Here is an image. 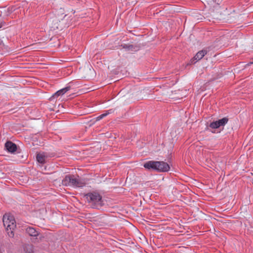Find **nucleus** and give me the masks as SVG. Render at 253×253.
Segmentation results:
<instances>
[{
	"instance_id": "obj_8",
	"label": "nucleus",
	"mask_w": 253,
	"mask_h": 253,
	"mask_svg": "<svg viewBox=\"0 0 253 253\" xmlns=\"http://www.w3.org/2000/svg\"><path fill=\"white\" fill-rule=\"evenodd\" d=\"M26 233L30 236L37 237L40 234V232L33 227L29 226L25 229Z\"/></svg>"
},
{
	"instance_id": "obj_13",
	"label": "nucleus",
	"mask_w": 253,
	"mask_h": 253,
	"mask_svg": "<svg viewBox=\"0 0 253 253\" xmlns=\"http://www.w3.org/2000/svg\"><path fill=\"white\" fill-rule=\"evenodd\" d=\"M112 112V110H107L106 111V113L102 114L101 115L98 116L96 119L97 121H99L107 116L108 114H110Z\"/></svg>"
},
{
	"instance_id": "obj_9",
	"label": "nucleus",
	"mask_w": 253,
	"mask_h": 253,
	"mask_svg": "<svg viewBox=\"0 0 253 253\" xmlns=\"http://www.w3.org/2000/svg\"><path fill=\"white\" fill-rule=\"evenodd\" d=\"M5 148L10 153H14L17 150V146L11 141H7L5 144Z\"/></svg>"
},
{
	"instance_id": "obj_1",
	"label": "nucleus",
	"mask_w": 253,
	"mask_h": 253,
	"mask_svg": "<svg viewBox=\"0 0 253 253\" xmlns=\"http://www.w3.org/2000/svg\"><path fill=\"white\" fill-rule=\"evenodd\" d=\"M62 183L65 186L73 187H83L86 184L84 179L73 175H66L62 180Z\"/></svg>"
},
{
	"instance_id": "obj_6",
	"label": "nucleus",
	"mask_w": 253,
	"mask_h": 253,
	"mask_svg": "<svg viewBox=\"0 0 253 253\" xmlns=\"http://www.w3.org/2000/svg\"><path fill=\"white\" fill-rule=\"evenodd\" d=\"M208 50L206 48L203 49L197 53L194 58L191 60V63L194 64L198 61L201 60L207 53Z\"/></svg>"
},
{
	"instance_id": "obj_4",
	"label": "nucleus",
	"mask_w": 253,
	"mask_h": 253,
	"mask_svg": "<svg viewBox=\"0 0 253 253\" xmlns=\"http://www.w3.org/2000/svg\"><path fill=\"white\" fill-rule=\"evenodd\" d=\"M229 121L227 117L223 118L216 121H213L210 123L209 127L212 129L219 128L220 127H224Z\"/></svg>"
},
{
	"instance_id": "obj_15",
	"label": "nucleus",
	"mask_w": 253,
	"mask_h": 253,
	"mask_svg": "<svg viewBox=\"0 0 253 253\" xmlns=\"http://www.w3.org/2000/svg\"><path fill=\"white\" fill-rule=\"evenodd\" d=\"M213 3L219 4L220 0H212Z\"/></svg>"
},
{
	"instance_id": "obj_10",
	"label": "nucleus",
	"mask_w": 253,
	"mask_h": 253,
	"mask_svg": "<svg viewBox=\"0 0 253 253\" xmlns=\"http://www.w3.org/2000/svg\"><path fill=\"white\" fill-rule=\"evenodd\" d=\"M70 89V87L67 86L66 87H64L63 88H62L57 91H56L52 96L54 98H56L59 96L63 95L66 92H67L68 90H69Z\"/></svg>"
},
{
	"instance_id": "obj_17",
	"label": "nucleus",
	"mask_w": 253,
	"mask_h": 253,
	"mask_svg": "<svg viewBox=\"0 0 253 253\" xmlns=\"http://www.w3.org/2000/svg\"><path fill=\"white\" fill-rule=\"evenodd\" d=\"M35 240H35V241H34V242H38V241H37V238H36Z\"/></svg>"
},
{
	"instance_id": "obj_2",
	"label": "nucleus",
	"mask_w": 253,
	"mask_h": 253,
	"mask_svg": "<svg viewBox=\"0 0 253 253\" xmlns=\"http://www.w3.org/2000/svg\"><path fill=\"white\" fill-rule=\"evenodd\" d=\"M3 223L9 237H13V230L16 227L14 217L9 214H5L2 218Z\"/></svg>"
},
{
	"instance_id": "obj_14",
	"label": "nucleus",
	"mask_w": 253,
	"mask_h": 253,
	"mask_svg": "<svg viewBox=\"0 0 253 253\" xmlns=\"http://www.w3.org/2000/svg\"><path fill=\"white\" fill-rule=\"evenodd\" d=\"M24 250L26 252H28V253H33V251L32 249V247L31 246L28 245L25 247Z\"/></svg>"
},
{
	"instance_id": "obj_7",
	"label": "nucleus",
	"mask_w": 253,
	"mask_h": 253,
	"mask_svg": "<svg viewBox=\"0 0 253 253\" xmlns=\"http://www.w3.org/2000/svg\"><path fill=\"white\" fill-rule=\"evenodd\" d=\"M143 167L148 170H157V161H149L145 163Z\"/></svg>"
},
{
	"instance_id": "obj_11",
	"label": "nucleus",
	"mask_w": 253,
	"mask_h": 253,
	"mask_svg": "<svg viewBox=\"0 0 253 253\" xmlns=\"http://www.w3.org/2000/svg\"><path fill=\"white\" fill-rule=\"evenodd\" d=\"M123 47L128 51H135L137 50V47L132 44H125Z\"/></svg>"
},
{
	"instance_id": "obj_3",
	"label": "nucleus",
	"mask_w": 253,
	"mask_h": 253,
	"mask_svg": "<svg viewBox=\"0 0 253 253\" xmlns=\"http://www.w3.org/2000/svg\"><path fill=\"white\" fill-rule=\"evenodd\" d=\"M87 202L90 203L93 208H97L102 206V197L97 192L89 193L85 195Z\"/></svg>"
},
{
	"instance_id": "obj_18",
	"label": "nucleus",
	"mask_w": 253,
	"mask_h": 253,
	"mask_svg": "<svg viewBox=\"0 0 253 253\" xmlns=\"http://www.w3.org/2000/svg\"><path fill=\"white\" fill-rule=\"evenodd\" d=\"M210 3H211V4L212 5V1H210Z\"/></svg>"
},
{
	"instance_id": "obj_5",
	"label": "nucleus",
	"mask_w": 253,
	"mask_h": 253,
	"mask_svg": "<svg viewBox=\"0 0 253 253\" xmlns=\"http://www.w3.org/2000/svg\"><path fill=\"white\" fill-rule=\"evenodd\" d=\"M170 169L169 165L164 161H157V171L167 172Z\"/></svg>"
},
{
	"instance_id": "obj_16",
	"label": "nucleus",
	"mask_w": 253,
	"mask_h": 253,
	"mask_svg": "<svg viewBox=\"0 0 253 253\" xmlns=\"http://www.w3.org/2000/svg\"><path fill=\"white\" fill-rule=\"evenodd\" d=\"M253 64V61H252V62H250L248 64V65H251V64Z\"/></svg>"
},
{
	"instance_id": "obj_12",
	"label": "nucleus",
	"mask_w": 253,
	"mask_h": 253,
	"mask_svg": "<svg viewBox=\"0 0 253 253\" xmlns=\"http://www.w3.org/2000/svg\"><path fill=\"white\" fill-rule=\"evenodd\" d=\"M37 161L43 164L45 162V157L41 154H38L37 156Z\"/></svg>"
}]
</instances>
